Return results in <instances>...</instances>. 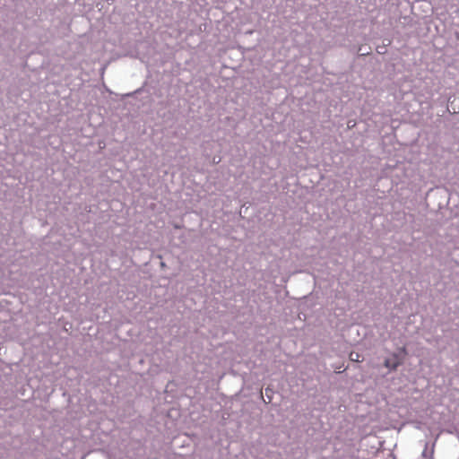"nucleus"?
Wrapping results in <instances>:
<instances>
[{"mask_svg":"<svg viewBox=\"0 0 459 459\" xmlns=\"http://www.w3.org/2000/svg\"><path fill=\"white\" fill-rule=\"evenodd\" d=\"M399 364H400V361L396 355H394L393 358L386 359L385 360V366L391 369H395L399 366Z\"/></svg>","mask_w":459,"mask_h":459,"instance_id":"nucleus-1","label":"nucleus"},{"mask_svg":"<svg viewBox=\"0 0 459 459\" xmlns=\"http://www.w3.org/2000/svg\"><path fill=\"white\" fill-rule=\"evenodd\" d=\"M350 359L352 361L359 362L360 361V354L358 352H351L350 353Z\"/></svg>","mask_w":459,"mask_h":459,"instance_id":"nucleus-2","label":"nucleus"}]
</instances>
